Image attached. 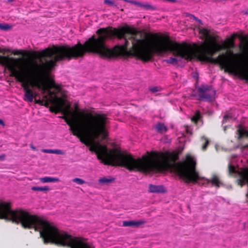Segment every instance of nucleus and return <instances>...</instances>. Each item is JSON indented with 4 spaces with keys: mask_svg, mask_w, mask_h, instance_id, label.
Returning <instances> with one entry per match:
<instances>
[{
    "mask_svg": "<svg viewBox=\"0 0 248 248\" xmlns=\"http://www.w3.org/2000/svg\"><path fill=\"white\" fill-rule=\"evenodd\" d=\"M202 140L204 142V145L202 146V149L203 150H205L206 146L208 144L209 140L206 138L204 137H202Z\"/></svg>",
    "mask_w": 248,
    "mask_h": 248,
    "instance_id": "4468645a",
    "label": "nucleus"
},
{
    "mask_svg": "<svg viewBox=\"0 0 248 248\" xmlns=\"http://www.w3.org/2000/svg\"><path fill=\"white\" fill-rule=\"evenodd\" d=\"M10 26L8 24H0V29L2 30H7L10 29Z\"/></svg>",
    "mask_w": 248,
    "mask_h": 248,
    "instance_id": "a211bd4d",
    "label": "nucleus"
},
{
    "mask_svg": "<svg viewBox=\"0 0 248 248\" xmlns=\"http://www.w3.org/2000/svg\"><path fill=\"white\" fill-rule=\"evenodd\" d=\"M2 52V49L0 48V53ZM0 64L5 66L11 72V75L14 77V70L20 71V69L26 65L28 62L23 63L20 59H14L0 55Z\"/></svg>",
    "mask_w": 248,
    "mask_h": 248,
    "instance_id": "39448f33",
    "label": "nucleus"
},
{
    "mask_svg": "<svg viewBox=\"0 0 248 248\" xmlns=\"http://www.w3.org/2000/svg\"><path fill=\"white\" fill-rule=\"evenodd\" d=\"M72 181L73 182L76 183L78 185H83L85 183V181H84L83 179L78 178H76L72 180Z\"/></svg>",
    "mask_w": 248,
    "mask_h": 248,
    "instance_id": "2eb2a0df",
    "label": "nucleus"
},
{
    "mask_svg": "<svg viewBox=\"0 0 248 248\" xmlns=\"http://www.w3.org/2000/svg\"><path fill=\"white\" fill-rule=\"evenodd\" d=\"M0 125H4L3 121L0 119Z\"/></svg>",
    "mask_w": 248,
    "mask_h": 248,
    "instance_id": "a878e982",
    "label": "nucleus"
},
{
    "mask_svg": "<svg viewBox=\"0 0 248 248\" xmlns=\"http://www.w3.org/2000/svg\"><path fill=\"white\" fill-rule=\"evenodd\" d=\"M11 221L20 223L24 228H34L39 232L45 244L51 242L70 248H95L84 239L69 235L58 230L52 223L23 210L11 209Z\"/></svg>",
    "mask_w": 248,
    "mask_h": 248,
    "instance_id": "20e7f679",
    "label": "nucleus"
},
{
    "mask_svg": "<svg viewBox=\"0 0 248 248\" xmlns=\"http://www.w3.org/2000/svg\"><path fill=\"white\" fill-rule=\"evenodd\" d=\"M229 117V116L228 115H226L224 116V119L225 120L226 118Z\"/></svg>",
    "mask_w": 248,
    "mask_h": 248,
    "instance_id": "cd10ccee",
    "label": "nucleus"
},
{
    "mask_svg": "<svg viewBox=\"0 0 248 248\" xmlns=\"http://www.w3.org/2000/svg\"><path fill=\"white\" fill-rule=\"evenodd\" d=\"M31 189L34 191H41L46 192L50 190V188L48 186H32Z\"/></svg>",
    "mask_w": 248,
    "mask_h": 248,
    "instance_id": "9b49d317",
    "label": "nucleus"
},
{
    "mask_svg": "<svg viewBox=\"0 0 248 248\" xmlns=\"http://www.w3.org/2000/svg\"><path fill=\"white\" fill-rule=\"evenodd\" d=\"M167 62L168 63H172V64H175L177 63V60L176 58H170L169 59L167 60Z\"/></svg>",
    "mask_w": 248,
    "mask_h": 248,
    "instance_id": "412c9836",
    "label": "nucleus"
},
{
    "mask_svg": "<svg viewBox=\"0 0 248 248\" xmlns=\"http://www.w3.org/2000/svg\"><path fill=\"white\" fill-rule=\"evenodd\" d=\"M149 91L153 93H155L159 92L160 88L158 87H152L149 88Z\"/></svg>",
    "mask_w": 248,
    "mask_h": 248,
    "instance_id": "f3484780",
    "label": "nucleus"
},
{
    "mask_svg": "<svg viewBox=\"0 0 248 248\" xmlns=\"http://www.w3.org/2000/svg\"><path fill=\"white\" fill-rule=\"evenodd\" d=\"M104 2L105 3L109 4H113V2L109 0H105Z\"/></svg>",
    "mask_w": 248,
    "mask_h": 248,
    "instance_id": "b1692460",
    "label": "nucleus"
},
{
    "mask_svg": "<svg viewBox=\"0 0 248 248\" xmlns=\"http://www.w3.org/2000/svg\"><path fill=\"white\" fill-rule=\"evenodd\" d=\"M53 154L57 155H64L65 153L61 150L55 149L53 150Z\"/></svg>",
    "mask_w": 248,
    "mask_h": 248,
    "instance_id": "6ab92c4d",
    "label": "nucleus"
},
{
    "mask_svg": "<svg viewBox=\"0 0 248 248\" xmlns=\"http://www.w3.org/2000/svg\"><path fill=\"white\" fill-rule=\"evenodd\" d=\"M199 32L205 41L200 45L179 44L172 41L165 35H159L150 39H140L141 33L133 28V56L145 62L149 61L154 54L162 55L171 53L177 58L191 61L219 63L225 71L234 74L248 81V65L241 61L240 55L228 50L227 54L212 58L217 51L225 48L233 47L232 39H229L224 45L217 43L205 28H199Z\"/></svg>",
    "mask_w": 248,
    "mask_h": 248,
    "instance_id": "f03ea898",
    "label": "nucleus"
},
{
    "mask_svg": "<svg viewBox=\"0 0 248 248\" xmlns=\"http://www.w3.org/2000/svg\"><path fill=\"white\" fill-rule=\"evenodd\" d=\"M129 2L131 3H133L134 4H136V5H138L140 6H142V5H141V4H140V3H138L136 1H129Z\"/></svg>",
    "mask_w": 248,
    "mask_h": 248,
    "instance_id": "5701e85b",
    "label": "nucleus"
},
{
    "mask_svg": "<svg viewBox=\"0 0 248 248\" xmlns=\"http://www.w3.org/2000/svg\"><path fill=\"white\" fill-rule=\"evenodd\" d=\"M229 170L230 172H234L236 170L235 167L232 164V162H230L229 166Z\"/></svg>",
    "mask_w": 248,
    "mask_h": 248,
    "instance_id": "aec40b11",
    "label": "nucleus"
},
{
    "mask_svg": "<svg viewBox=\"0 0 248 248\" xmlns=\"http://www.w3.org/2000/svg\"><path fill=\"white\" fill-rule=\"evenodd\" d=\"M238 138L240 139L243 137H248V131L240 127L237 130Z\"/></svg>",
    "mask_w": 248,
    "mask_h": 248,
    "instance_id": "9d476101",
    "label": "nucleus"
},
{
    "mask_svg": "<svg viewBox=\"0 0 248 248\" xmlns=\"http://www.w3.org/2000/svg\"><path fill=\"white\" fill-rule=\"evenodd\" d=\"M5 158V155L3 154L0 155V160H4Z\"/></svg>",
    "mask_w": 248,
    "mask_h": 248,
    "instance_id": "393cba45",
    "label": "nucleus"
},
{
    "mask_svg": "<svg viewBox=\"0 0 248 248\" xmlns=\"http://www.w3.org/2000/svg\"><path fill=\"white\" fill-rule=\"evenodd\" d=\"M177 155L175 153H155L142 158L135 159L131 155L122 152L118 159V166L130 170L144 172H157L165 170H174L180 177L187 183L206 185L219 187L222 183L219 177L214 174L211 179L202 176L195 169L196 161L193 157L187 155L182 162L176 163Z\"/></svg>",
    "mask_w": 248,
    "mask_h": 248,
    "instance_id": "7ed1b4c3",
    "label": "nucleus"
},
{
    "mask_svg": "<svg viewBox=\"0 0 248 248\" xmlns=\"http://www.w3.org/2000/svg\"><path fill=\"white\" fill-rule=\"evenodd\" d=\"M144 223V221L140 220L124 221L123 222V226L124 227H138L143 224Z\"/></svg>",
    "mask_w": 248,
    "mask_h": 248,
    "instance_id": "6e6552de",
    "label": "nucleus"
},
{
    "mask_svg": "<svg viewBox=\"0 0 248 248\" xmlns=\"http://www.w3.org/2000/svg\"><path fill=\"white\" fill-rule=\"evenodd\" d=\"M155 129L157 131L160 133H164L166 132L167 130L166 125H165L164 124L161 123L158 124L156 125Z\"/></svg>",
    "mask_w": 248,
    "mask_h": 248,
    "instance_id": "ddd939ff",
    "label": "nucleus"
},
{
    "mask_svg": "<svg viewBox=\"0 0 248 248\" xmlns=\"http://www.w3.org/2000/svg\"><path fill=\"white\" fill-rule=\"evenodd\" d=\"M114 181V179L111 177H102L98 180L99 183L102 185L109 184Z\"/></svg>",
    "mask_w": 248,
    "mask_h": 248,
    "instance_id": "f8f14e48",
    "label": "nucleus"
},
{
    "mask_svg": "<svg viewBox=\"0 0 248 248\" xmlns=\"http://www.w3.org/2000/svg\"><path fill=\"white\" fill-rule=\"evenodd\" d=\"M186 131H187V132H189V131H188V129L187 128L186 129Z\"/></svg>",
    "mask_w": 248,
    "mask_h": 248,
    "instance_id": "c85d7f7f",
    "label": "nucleus"
},
{
    "mask_svg": "<svg viewBox=\"0 0 248 248\" xmlns=\"http://www.w3.org/2000/svg\"><path fill=\"white\" fill-rule=\"evenodd\" d=\"M124 31L125 29H101L97 32V37L93 36L84 45L78 43L72 46H53L38 52L36 59L28 62L20 71L14 70V77L21 83L25 101L31 102L34 99L36 104L45 106L50 105L51 111L61 112L73 135L89 146L90 150L94 152L103 163L112 166H116L122 152L117 149L108 150L106 145L96 140L99 136L105 138L107 135L106 128L108 121L107 115L87 109H80L77 104H75L74 109H70L66 93L47 72L58 61L82 57L86 52L97 53L104 58L128 53L125 44L113 49L105 44L107 38L116 36L123 39Z\"/></svg>",
    "mask_w": 248,
    "mask_h": 248,
    "instance_id": "f257e3e1",
    "label": "nucleus"
},
{
    "mask_svg": "<svg viewBox=\"0 0 248 248\" xmlns=\"http://www.w3.org/2000/svg\"><path fill=\"white\" fill-rule=\"evenodd\" d=\"M30 147L33 150H36V148L35 147H34L32 145H30Z\"/></svg>",
    "mask_w": 248,
    "mask_h": 248,
    "instance_id": "bb28decb",
    "label": "nucleus"
},
{
    "mask_svg": "<svg viewBox=\"0 0 248 248\" xmlns=\"http://www.w3.org/2000/svg\"><path fill=\"white\" fill-rule=\"evenodd\" d=\"M42 151L45 153L53 154V150L52 149H43Z\"/></svg>",
    "mask_w": 248,
    "mask_h": 248,
    "instance_id": "4be33fe9",
    "label": "nucleus"
},
{
    "mask_svg": "<svg viewBox=\"0 0 248 248\" xmlns=\"http://www.w3.org/2000/svg\"><path fill=\"white\" fill-rule=\"evenodd\" d=\"M247 146L248 147V145Z\"/></svg>",
    "mask_w": 248,
    "mask_h": 248,
    "instance_id": "c756f323",
    "label": "nucleus"
},
{
    "mask_svg": "<svg viewBox=\"0 0 248 248\" xmlns=\"http://www.w3.org/2000/svg\"><path fill=\"white\" fill-rule=\"evenodd\" d=\"M148 191L150 193H165L167 192V189L163 185L150 184Z\"/></svg>",
    "mask_w": 248,
    "mask_h": 248,
    "instance_id": "0eeeda50",
    "label": "nucleus"
},
{
    "mask_svg": "<svg viewBox=\"0 0 248 248\" xmlns=\"http://www.w3.org/2000/svg\"><path fill=\"white\" fill-rule=\"evenodd\" d=\"M40 181L42 183H56L60 181L58 178L51 177H44L39 178Z\"/></svg>",
    "mask_w": 248,
    "mask_h": 248,
    "instance_id": "1a4fd4ad",
    "label": "nucleus"
},
{
    "mask_svg": "<svg viewBox=\"0 0 248 248\" xmlns=\"http://www.w3.org/2000/svg\"><path fill=\"white\" fill-rule=\"evenodd\" d=\"M199 96L200 100L212 101L215 97L216 92L206 86H203L198 89Z\"/></svg>",
    "mask_w": 248,
    "mask_h": 248,
    "instance_id": "423d86ee",
    "label": "nucleus"
},
{
    "mask_svg": "<svg viewBox=\"0 0 248 248\" xmlns=\"http://www.w3.org/2000/svg\"><path fill=\"white\" fill-rule=\"evenodd\" d=\"M201 114L199 112H197L195 115L192 118V121L197 122V121L200 118Z\"/></svg>",
    "mask_w": 248,
    "mask_h": 248,
    "instance_id": "dca6fc26",
    "label": "nucleus"
}]
</instances>
